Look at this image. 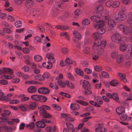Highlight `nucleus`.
I'll return each instance as SVG.
<instances>
[{"mask_svg": "<svg viewBox=\"0 0 132 132\" xmlns=\"http://www.w3.org/2000/svg\"><path fill=\"white\" fill-rule=\"evenodd\" d=\"M34 4V2L32 0H26L25 5L26 6L30 7L32 6Z\"/></svg>", "mask_w": 132, "mask_h": 132, "instance_id": "b1692460", "label": "nucleus"}, {"mask_svg": "<svg viewBox=\"0 0 132 132\" xmlns=\"http://www.w3.org/2000/svg\"><path fill=\"white\" fill-rule=\"evenodd\" d=\"M19 97L21 98V101L23 102H24L29 100V98L28 97H25V95L24 94H21L20 95Z\"/></svg>", "mask_w": 132, "mask_h": 132, "instance_id": "cd10ccee", "label": "nucleus"}, {"mask_svg": "<svg viewBox=\"0 0 132 132\" xmlns=\"http://www.w3.org/2000/svg\"><path fill=\"white\" fill-rule=\"evenodd\" d=\"M60 35L61 36H65L67 39H69V36L68 33L66 32H63L60 33Z\"/></svg>", "mask_w": 132, "mask_h": 132, "instance_id": "8fccbe9b", "label": "nucleus"}, {"mask_svg": "<svg viewBox=\"0 0 132 132\" xmlns=\"http://www.w3.org/2000/svg\"><path fill=\"white\" fill-rule=\"evenodd\" d=\"M47 97L44 96L40 95L39 97V101H42L43 102H46L47 100Z\"/></svg>", "mask_w": 132, "mask_h": 132, "instance_id": "4d7b16f0", "label": "nucleus"}, {"mask_svg": "<svg viewBox=\"0 0 132 132\" xmlns=\"http://www.w3.org/2000/svg\"><path fill=\"white\" fill-rule=\"evenodd\" d=\"M110 85L113 86H116L118 84V80L116 79L113 80L111 81L110 83Z\"/></svg>", "mask_w": 132, "mask_h": 132, "instance_id": "c85d7f7f", "label": "nucleus"}, {"mask_svg": "<svg viewBox=\"0 0 132 132\" xmlns=\"http://www.w3.org/2000/svg\"><path fill=\"white\" fill-rule=\"evenodd\" d=\"M15 26L17 28H19L21 27L22 26L21 22L19 20L16 21L15 23Z\"/></svg>", "mask_w": 132, "mask_h": 132, "instance_id": "3c124183", "label": "nucleus"}, {"mask_svg": "<svg viewBox=\"0 0 132 132\" xmlns=\"http://www.w3.org/2000/svg\"><path fill=\"white\" fill-rule=\"evenodd\" d=\"M66 84L67 86L71 89H72L74 88L75 86L72 83H70L68 81H66Z\"/></svg>", "mask_w": 132, "mask_h": 132, "instance_id": "37998d69", "label": "nucleus"}, {"mask_svg": "<svg viewBox=\"0 0 132 132\" xmlns=\"http://www.w3.org/2000/svg\"><path fill=\"white\" fill-rule=\"evenodd\" d=\"M0 100L2 101H5L6 102H8L10 100V98H8L7 96H2V97H0Z\"/></svg>", "mask_w": 132, "mask_h": 132, "instance_id": "13d9d810", "label": "nucleus"}, {"mask_svg": "<svg viewBox=\"0 0 132 132\" xmlns=\"http://www.w3.org/2000/svg\"><path fill=\"white\" fill-rule=\"evenodd\" d=\"M96 10L98 11H101L103 10V6L101 5H98L96 7Z\"/></svg>", "mask_w": 132, "mask_h": 132, "instance_id": "338daca9", "label": "nucleus"}, {"mask_svg": "<svg viewBox=\"0 0 132 132\" xmlns=\"http://www.w3.org/2000/svg\"><path fill=\"white\" fill-rule=\"evenodd\" d=\"M112 98H113V99L116 101H118L119 99V97L117 94L115 93H112Z\"/></svg>", "mask_w": 132, "mask_h": 132, "instance_id": "09e8293b", "label": "nucleus"}, {"mask_svg": "<svg viewBox=\"0 0 132 132\" xmlns=\"http://www.w3.org/2000/svg\"><path fill=\"white\" fill-rule=\"evenodd\" d=\"M34 79L40 81H43L42 76L40 75H38L35 76L34 77Z\"/></svg>", "mask_w": 132, "mask_h": 132, "instance_id": "a19ab883", "label": "nucleus"}, {"mask_svg": "<svg viewBox=\"0 0 132 132\" xmlns=\"http://www.w3.org/2000/svg\"><path fill=\"white\" fill-rule=\"evenodd\" d=\"M97 102L100 104H101L103 103V101L101 97L100 96L97 97Z\"/></svg>", "mask_w": 132, "mask_h": 132, "instance_id": "052dcab7", "label": "nucleus"}, {"mask_svg": "<svg viewBox=\"0 0 132 132\" xmlns=\"http://www.w3.org/2000/svg\"><path fill=\"white\" fill-rule=\"evenodd\" d=\"M31 68L34 69V73L35 74H38L40 72L39 70L37 68L36 65L34 63L31 64Z\"/></svg>", "mask_w": 132, "mask_h": 132, "instance_id": "f3484780", "label": "nucleus"}, {"mask_svg": "<svg viewBox=\"0 0 132 132\" xmlns=\"http://www.w3.org/2000/svg\"><path fill=\"white\" fill-rule=\"evenodd\" d=\"M118 27L120 29H123V32L124 34L127 35L129 34L130 30L129 26L120 24L119 26Z\"/></svg>", "mask_w": 132, "mask_h": 132, "instance_id": "0eeeda50", "label": "nucleus"}, {"mask_svg": "<svg viewBox=\"0 0 132 132\" xmlns=\"http://www.w3.org/2000/svg\"><path fill=\"white\" fill-rule=\"evenodd\" d=\"M82 86L86 90L85 91V94L86 95L92 94V92L90 90L91 87L88 82L86 80L83 82Z\"/></svg>", "mask_w": 132, "mask_h": 132, "instance_id": "f03ea898", "label": "nucleus"}, {"mask_svg": "<svg viewBox=\"0 0 132 132\" xmlns=\"http://www.w3.org/2000/svg\"><path fill=\"white\" fill-rule=\"evenodd\" d=\"M35 60L36 61L39 62L41 61L42 59V57L39 55H37L34 57Z\"/></svg>", "mask_w": 132, "mask_h": 132, "instance_id": "c03bdc74", "label": "nucleus"}, {"mask_svg": "<svg viewBox=\"0 0 132 132\" xmlns=\"http://www.w3.org/2000/svg\"><path fill=\"white\" fill-rule=\"evenodd\" d=\"M36 124V126L41 128H43L46 126L45 123L43 120L37 121Z\"/></svg>", "mask_w": 132, "mask_h": 132, "instance_id": "2eb2a0df", "label": "nucleus"}, {"mask_svg": "<svg viewBox=\"0 0 132 132\" xmlns=\"http://www.w3.org/2000/svg\"><path fill=\"white\" fill-rule=\"evenodd\" d=\"M116 111L117 113L119 115H120L125 112V108L121 106H118L116 109Z\"/></svg>", "mask_w": 132, "mask_h": 132, "instance_id": "dca6fc26", "label": "nucleus"}, {"mask_svg": "<svg viewBox=\"0 0 132 132\" xmlns=\"http://www.w3.org/2000/svg\"><path fill=\"white\" fill-rule=\"evenodd\" d=\"M120 2L118 1H113L112 7L113 8H116L120 5Z\"/></svg>", "mask_w": 132, "mask_h": 132, "instance_id": "393cba45", "label": "nucleus"}, {"mask_svg": "<svg viewBox=\"0 0 132 132\" xmlns=\"http://www.w3.org/2000/svg\"><path fill=\"white\" fill-rule=\"evenodd\" d=\"M101 75L104 78H108L109 77V74L104 71H103L101 72Z\"/></svg>", "mask_w": 132, "mask_h": 132, "instance_id": "de8ad7c7", "label": "nucleus"}, {"mask_svg": "<svg viewBox=\"0 0 132 132\" xmlns=\"http://www.w3.org/2000/svg\"><path fill=\"white\" fill-rule=\"evenodd\" d=\"M42 76L43 81H44L45 78H49L50 76V74L48 72H46L43 73Z\"/></svg>", "mask_w": 132, "mask_h": 132, "instance_id": "58836bf2", "label": "nucleus"}, {"mask_svg": "<svg viewBox=\"0 0 132 132\" xmlns=\"http://www.w3.org/2000/svg\"><path fill=\"white\" fill-rule=\"evenodd\" d=\"M122 37L121 35L118 33L113 34L111 36V40L113 42L118 43L121 40Z\"/></svg>", "mask_w": 132, "mask_h": 132, "instance_id": "f257e3e1", "label": "nucleus"}, {"mask_svg": "<svg viewBox=\"0 0 132 132\" xmlns=\"http://www.w3.org/2000/svg\"><path fill=\"white\" fill-rule=\"evenodd\" d=\"M100 39L95 40L94 42L92 48L93 50L97 51L100 46Z\"/></svg>", "mask_w": 132, "mask_h": 132, "instance_id": "f8f14e48", "label": "nucleus"}, {"mask_svg": "<svg viewBox=\"0 0 132 132\" xmlns=\"http://www.w3.org/2000/svg\"><path fill=\"white\" fill-rule=\"evenodd\" d=\"M83 47H84V48L83 50L84 53L86 54L88 53L90 51V47L88 46H85V44L84 45V46H83Z\"/></svg>", "mask_w": 132, "mask_h": 132, "instance_id": "72a5a7b5", "label": "nucleus"}, {"mask_svg": "<svg viewBox=\"0 0 132 132\" xmlns=\"http://www.w3.org/2000/svg\"><path fill=\"white\" fill-rule=\"evenodd\" d=\"M55 28L57 29H61L62 30H66L68 28L67 27L61 26H57L55 27Z\"/></svg>", "mask_w": 132, "mask_h": 132, "instance_id": "603ef678", "label": "nucleus"}, {"mask_svg": "<svg viewBox=\"0 0 132 132\" xmlns=\"http://www.w3.org/2000/svg\"><path fill=\"white\" fill-rule=\"evenodd\" d=\"M118 52L116 51H114L111 53V57L113 58H116L118 56Z\"/></svg>", "mask_w": 132, "mask_h": 132, "instance_id": "5fc2aeb1", "label": "nucleus"}, {"mask_svg": "<svg viewBox=\"0 0 132 132\" xmlns=\"http://www.w3.org/2000/svg\"><path fill=\"white\" fill-rule=\"evenodd\" d=\"M35 127V124L34 122H31L30 123L26 125V128L31 129L34 128Z\"/></svg>", "mask_w": 132, "mask_h": 132, "instance_id": "a878e982", "label": "nucleus"}, {"mask_svg": "<svg viewBox=\"0 0 132 132\" xmlns=\"http://www.w3.org/2000/svg\"><path fill=\"white\" fill-rule=\"evenodd\" d=\"M105 23L102 20H99L93 24L94 27L95 29L101 28L104 27Z\"/></svg>", "mask_w": 132, "mask_h": 132, "instance_id": "6e6552de", "label": "nucleus"}, {"mask_svg": "<svg viewBox=\"0 0 132 132\" xmlns=\"http://www.w3.org/2000/svg\"><path fill=\"white\" fill-rule=\"evenodd\" d=\"M95 126L97 127L95 129L96 132H105V128H104V131H103L102 125L101 124H97L95 125Z\"/></svg>", "mask_w": 132, "mask_h": 132, "instance_id": "aec40b11", "label": "nucleus"}, {"mask_svg": "<svg viewBox=\"0 0 132 132\" xmlns=\"http://www.w3.org/2000/svg\"><path fill=\"white\" fill-rule=\"evenodd\" d=\"M46 57L47 58L48 62L54 63L55 61L54 56V54L52 52H49L46 54Z\"/></svg>", "mask_w": 132, "mask_h": 132, "instance_id": "9d476101", "label": "nucleus"}, {"mask_svg": "<svg viewBox=\"0 0 132 132\" xmlns=\"http://www.w3.org/2000/svg\"><path fill=\"white\" fill-rule=\"evenodd\" d=\"M61 51L62 53L64 54H67L68 52V49L65 47H62L61 49Z\"/></svg>", "mask_w": 132, "mask_h": 132, "instance_id": "ea45409f", "label": "nucleus"}, {"mask_svg": "<svg viewBox=\"0 0 132 132\" xmlns=\"http://www.w3.org/2000/svg\"><path fill=\"white\" fill-rule=\"evenodd\" d=\"M74 36L73 38V40L75 43H77L78 40L80 39L81 36L80 34L76 30H74L73 31Z\"/></svg>", "mask_w": 132, "mask_h": 132, "instance_id": "39448f33", "label": "nucleus"}, {"mask_svg": "<svg viewBox=\"0 0 132 132\" xmlns=\"http://www.w3.org/2000/svg\"><path fill=\"white\" fill-rule=\"evenodd\" d=\"M70 109L73 110H77L80 108L79 105L75 103L71 104L70 105Z\"/></svg>", "mask_w": 132, "mask_h": 132, "instance_id": "412c9836", "label": "nucleus"}, {"mask_svg": "<svg viewBox=\"0 0 132 132\" xmlns=\"http://www.w3.org/2000/svg\"><path fill=\"white\" fill-rule=\"evenodd\" d=\"M41 40L40 37L39 36H37L34 37V41L36 43H41Z\"/></svg>", "mask_w": 132, "mask_h": 132, "instance_id": "864d4df0", "label": "nucleus"}, {"mask_svg": "<svg viewBox=\"0 0 132 132\" xmlns=\"http://www.w3.org/2000/svg\"><path fill=\"white\" fill-rule=\"evenodd\" d=\"M89 103L92 105L95 106L97 107H100V105L98 104L96 102L94 101H89Z\"/></svg>", "mask_w": 132, "mask_h": 132, "instance_id": "774afa93", "label": "nucleus"}, {"mask_svg": "<svg viewBox=\"0 0 132 132\" xmlns=\"http://www.w3.org/2000/svg\"><path fill=\"white\" fill-rule=\"evenodd\" d=\"M65 62L66 63L70 64L72 63V60L70 58H67L65 60Z\"/></svg>", "mask_w": 132, "mask_h": 132, "instance_id": "0e129e2a", "label": "nucleus"}, {"mask_svg": "<svg viewBox=\"0 0 132 132\" xmlns=\"http://www.w3.org/2000/svg\"><path fill=\"white\" fill-rule=\"evenodd\" d=\"M27 12H29V14L32 16H35L36 13V11L35 9H30L29 11H28Z\"/></svg>", "mask_w": 132, "mask_h": 132, "instance_id": "e433bc0d", "label": "nucleus"}, {"mask_svg": "<svg viewBox=\"0 0 132 132\" xmlns=\"http://www.w3.org/2000/svg\"><path fill=\"white\" fill-rule=\"evenodd\" d=\"M75 71L80 76H83L84 74L83 71L79 69H77L75 70Z\"/></svg>", "mask_w": 132, "mask_h": 132, "instance_id": "f704fd0d", "label": "nucleus"}, {"mask_svg": "<svg viewBox=\"0 0 132 132\" xmlns=\"http://www.w3.org/2000/svg\"><path fill=\"white\" fill-rule=\"evenodd\" d=\"M4 128L6 132H12L11 127L5 126L4 127Z\"/></svg>", "mask_w": 132, "mask_h": 132, "instance_id": "e2e57ef3", "label": "nucleus"}, {"mask_svg": "<svg viewBox=\"0 0 132 132\" xmlns=\"http://www.w3.org/2000/svg\"><path fill=\"white\" fill-rule=\"evenodd\" d=\"M49 86L50 87L56 90L59 88L58 86L56 84L51 83L49 84Z\"/></svg>", "mask_w": 132, "mask_h": 132, "instance_id": "4c0bfd02", "label": "nucleus"}, {"mask_svg": "<svg viewBox=\"0 0 132 132\" xmlns=\"http://www.w3.org/2000/svg\"><path fill=\"white\" fill-rule=\"evenodd\" d=\"M66 125L67 128L71 130L73 128V125L70 123H67Z\"/></svg>", "mask_w": 132, "mask_h": 132, "instance_id": "bf43d9fd", "label": "nucleus"}, {"mask_svg": "<svg viewBox=\"0 0 132 132\" xmlns=\"http://www.w3.org/2000/svg\"><path fill=\"white\" fill-rule=\"evenodd\" d=\"M126 13V12L125 10H121L118 14V16L115 17V19L117 20H119L120 21L124 20L127 18Z\"/></svg>", "mask_w": 132, "mask_h": 132, "instance_id": "20e7f679", "label": "nucleus"}, {"mask_svg": "<svg viewBox=\"0 0 132 132\" xmlns=\"http://www.w3.org/2000/svg\"><path fill=\"white\" fill-rule=\"evenodd\" d=\"M51 62H48V61L47 62H44L42 64V66L44 68L47 69H50L53 67L52 65Z\"/></svg>", "mask_w": 132, "mask_h": 132, "instance_id": "6ab92c4d", "label": "nucleus"}, {"mask_svg": "<svg viewBox=\"0 0 132 132\" xmlns=\"http://www.w3.org/2000/svg\"><path fill=\"white\" fill-rule=\"evenodd\" d=\"M81 11L79 9H77L75 11L74 14L76 16H79L81 14Z\"/></svg>", "mask_w": 132, "mask_h": 132, "instance_id": "69168bd1", "label": "nucleus"}, {"mask_svg": "<svg viewBox=\"0 0 132 132\" xmlns=\"http://www.w3.org/2000/svg\"><path fill=\"white\" fill-rule=\"evenodd\" d=\"M38 92L40 94H47L49 93L50 90L48 88L46 87H40L38 89Z\"/></svg>", "mask_w": 132, "mask_h": 132, "instance_id": "9b49d317", "label": "nucleus"}, {"mask_svg": "<svg viewBox=\"0 0 132 132\" xmlns=\"http://www.w3.org/2000/svg\"><path fill=\"white\" fill-rule=\"evenodd\" d=\"M116 25V22L115 21L112 19L108 20L106 28L108 30H111Z\"/></svg>", "mask_w": 132, "mask_h": 132, "instance_id": "423d86ee", "label": "nucleus"}, {"mask_svg": "<svg viewBox=\"0 0 132 132\" xmlns=\"http://www.w3.org/2000/svg\"><path fill=\"white\" fill-rule=\"evenodd\" d=\"M37 90L36 87L33 86H30L27 89L28 92L31 93H33L35 92Z\"/></svg>", "mask_w": 132, "mask_h": 132, "instance_id": "4be33fe9", "label": "nucleus"}, {"mask_svg": "<svg viewBox=\"0 0 132 132\" xmlns=\"http://www.w3.org/2000/svg\"><path fill=\"white\" fill-rule=\"evenodd\" d=\"M113 1L110 0L106 1L105 3V6L108 7H112Z\"/></svg>", "mask_w": 132, "mask_h": 132, "instance_id": "7c9ffc66", "label": "nucleus"}, {"mask_svg": "<svg viewBox=\"0 0 132 132\" xmlns=\"http://www.w3.org/2000/svg\"><path fill=\"white\" fill-rule=\"evenodd\" d=\"M100 18V16L99 15H96L92 16L90 18V19L92 21L95 22Z\"/></svg>", "mask_w": 132, "mask_h": 132, "instance_id": "2f4dec72", "label": "nucleus"}, {"mask_svg": "<svg viewBox=\"0 0 132 132\" xmlns=\"http://www.w3.org/2000/svg\"><path fill=\"white\" fill-rule=\"evenodd\" d=\"M13 77L7 75H3L1 76V78L3 79H5L7 80L13 78Z\"/></svg>", "mask_w": 132, "mask_h": 132, "instance_id": "c9c22d12", "label": "nucleus"}, {"mask_svg": "<svg viewBox=\"0 0 132 132\" xmlns=\"http://www.w3.org/2000/svg\"><path fill=\"white\" fill-rule=\"evenodd\" d=\"M57 83L61 88H64L66 86V82L65 83L64 82H63L61 80L57 82Z\"/></svg>", "mask_w": 132, "mask_h": 132, "instance_id": "79ce46f5", "label": "nucleus"}, {"mask_svg": "<svg viewBox=\"0 0 132 132\" xmlns=\"http://www.w3.org/2000/svg\"><path fill=\"white\" fill-rule=\"evenodd\" d=\"M11 113V112L7 110H5L3 111V113L1 114V115L3 117H6L7 115H10Z\"/></svg>", "mask_w": 132, "mask_h": 132, "instance_id": "c756f323", "label": "nucleus"}, {"mask_svg": "<svg viewBox=\"0 0 132 132\" xmlns=\"http://www.w3.org/2000/svg\"><path fill=\"white\" fill-rule=\"evenodd\" d=\"M40 95H32L31 96V99L35 101H39V97Z\"/></svg>", "mask_w": 132, "mask_h": 132, "instance_id": "bb28decb", "label": "nucleus"}, {"mask_svg": "<svg viewBox=\"0 0 132 132\" xmlns=\"http://www.w3.org/2000/svg\"><path fill=\"white\" fill-rule=\"evenodd\" d=\"M131 44H128L127 45L122 44L120 47V50L122 52H124L126 51L127 52H129V50L128 47L129 45H131Z\"/></svg>", "mask_w": 132, "mask_h": 132, "instance_id": "4468645a", "label": "nucleus"}, {"mask_svg": "<svg viewBox=\"0 0 132 132\" xmlns=\"http://www.w3.org/2000/svg\"><path fill=\"white\" fill-rule=\"evenodd\" d=\"M99 55L96 52H94L92 54L93 59L94 60H96L99 57Z\"/></svg>", "mask_w": 132, "mask_h": 132, "instance_id": "49530a36", "label": "nucleus"}, {"mask_svg": "<svg viewBox=\"0 0 132 132\" xmlns=\"http://www.w3.org/2000/svg\"><path fill=\"white\" fill-rule=\"evenodd\" d=\"M94 70L96 71H100L102 70V68L100 66L96 65L94 67Z\"/></svg>", "mask_w": 132, "mask_h": 132, "instance_id": "a18cd8bd", "label": "nucleus"}, {"mask_svg": "<svg viewBox=\"0 0 132 132\" xmlns=\"http://www.w3.org/2000/svg\"><path fill=\"white\" fill-rule=\"evenodd\" d=\"M117 76L119 78L120 80L123 82H126L127 80L126 78V76L124 74L120 72H118L117 73Z\"/></svg>", "mask_w": 132, "mask_h": 132, "instance_id": "ddd939ff", "label": "nucleus"}, {"mask_svg": "<svg viewBox=\"0 0 132 132\" xmlns=\"http://www.w3.org/2000/svg\"><path fill=\"white\" fill-rule=\"evenodd\" d=\"M82 23L84 25H88L90 23V21L87 19H84L82 20Z\"/></svg>", "mask_w": 132, "mask_h": 132, "instance_id": "473e14b6", "label": "nucleus"}, {"mask_svg": "<svg viewBox=\"0 0 132 132\" xmlns=\"http://www.w3.org/2000/svg\"><path fill=\"white\" fill-rule=\"evenodd\" d=\"M37 104L36 102H30L27 105V108L28 109L34 110L37 108Z\"/></svg>", "mask_w": 132, "mask_h": 132, "instance_id": "1a4fd4ad", "label": "nucleus"}, {"mask_svg": "<svg viewBox=\"0 0 132 132\" xmlns=\"http://www.w3.org/2000/svg\"><path fill=\"white\" fill-rule=\"evenodd\" d=\"M39 112L40 115L43 116V117L45 118H48L52 117L51 115L47 112L41 106L38 108Z\"/></svg>", "mask_w": 132, "mask_h": 132, "instance_id": "7ed1b4c3", "label": "nucleus"}, {"mask_svg": "<svg viewBox=\"0 0 132 132\" xmlns=\"http://www.w3.org/2000/svg\"><path fill=\"white\" fill-rule=\"evenodd\" d=\"M69 114L66 113H62L61 114V117L64 118L66 121L67 120L68 118L69 117Z\"/></svg>", "mask_w": 132, "mask_h": 132, "instance_id": "6e6d98bb", "label": "nucleus"}, {"mask_svg": "<svg viewBox=\"0 0 132 132\" xmlns=\"http://www.w3.org/2000/svg\"><path fill=\"white\" fill-rule=\"evenodd\" d=\"M124 60V58L123 55L120 54L118 56L116 60V61L117 63L120 64L123 62Z\"/></svg>", "mask_w": 132, "mask_h": 132, "instance_id": "a211bd4d", "label": "nucleus"}, {"mask_svg": "<svg viewBox=\"0 0 132 132\" xmlns=\"http://www.w3.org/2000/svg\"><path fill=\"white\" fill-rule=\"evenodd\" d=\"M20 80L18 78H14L11 80V82L13 83H18L20 82Z\"/></svg>", "mask_w": 132, "mask_h": 132, "instance_id": "680f3d73", "label": "nucleus"}, {"mask_svg": "<svg viewBox=\"0 0 132 132\" xmlns=\"http://www.w3.org/2000/svg\"><path fill=\"white\" fill-rule=\"evenodd\" d=\"M92 37L95 40L99 39L101 38V37L100 34L97 32H95L92 35Z\"/></svg>", "mask_w": 132, "mask_h": 132, "instance_id": "5701e85b", "label": "nucleus"}]
</instances>
